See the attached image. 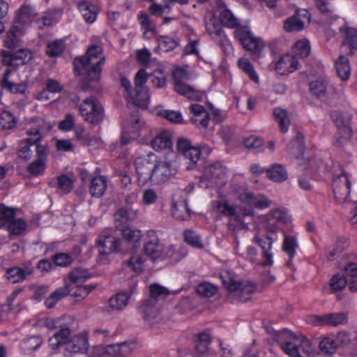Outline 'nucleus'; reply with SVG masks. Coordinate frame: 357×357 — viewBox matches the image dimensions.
I'll return each mask as SVG.
<instances>
[{"instance_id": "1", "label": "nucleus", "mask_w": 357, "mask_h": 357, "mask_svg": "<svg viewBox=\"0 0 357 357\" xmlns=\"http://www.w3.org/2000/svg\"><path fill=\"white\" fill-rule=\"evenodd\" d=\"M177 159L174 152L168 153L158 161H156L155 155L151 152L137 158L135 165L139 185H144L149 181L153 185H158L169 180L178 172Z\"/></svg>"}, {"instance_id": "2", "label": "nucleus", "mask_w": 357, "mask_h": 357, "mask_svg": "<svg viewBox=\"0 0 357 357\" xmlns=\"http://www.w3.org/2000/svg\"><path fill=\"white\" fill-rule=\"evenodd\" d=\"M70 331L69 328H61L49 339V345L56 350L61 346H64L66 355L82 354L89 349V340L87 334L84 332L70 337Z\"/></svg>"}, {"instance_id": "3", "label": "nucleus", "mask_w": 357, "mask_h": 357, "mask_svg": "<svg viewBox=\"0 0 357 357\" xmlns=\"http://www.w3.org/2000/svg\"><path fill=\"white\" fill-rule=\"evenodd\" d=\"M105 57L100 46L91 45L84 56L75 59V69L80 75H85L90 80H98L100 75V65Z\"/></svg>"}, {"instance_id": "4", "label": "nucleus", "mask_w": 357, "mask_h": 357, "mask_svg": "<svg viewBox=\"0 0 357 357\" xmlns=\"http://www.w3.org/2000/svg\"><path fill=\"white\" fill-rule=\"evenodd\" d=\"M147 235L149 240L144 244V251L152 260L170 259L172 262H177L187 255L185 249L176 250L174 245H163L159 242L155 232L149 231Z\"/></svg>"}, {"instance_id": "5", "label": "nucleus", "mask_w": 357, "mask_h": 357, "mask_svg": "<svg viewBox=\"0 0 357 357\" xmlns=\"http://www.w3.org/2000/svg\"><path fill=\"white\" fill-rule=\"evenodd\" d=\"M227 275L228 280H225V288L227 291L226 300L230 303H245L250 300L257 290V285L251 282L238 281L232 272L228 271Z\"/></svg>"}, {"instance_id": "6", "label": "nucleus", "mask_w": 357, "mask_h": 357, "mask_svg": "<svg viewBox=\"0 0 357 357\" xmlns=\"http://www.w3.org/2000/svg\"><path fill=\"white\" fill-rule=\"evenodd\" d=\"M275 340L284 354L291 357H301L300 349L310 347V341L301 334L284 329L275 334Z\"/></svg>"}, {"instance_id": "7", "label": "nucleus", "mask_w": 357, "mask_h": 357, "mask_svg": "<svg viewBox=\"0 0 357 357\" xmlns=\"http://www.w3.org/2000/svg\"><path fill=\"white\" fill-rule=\"evenodd\" d=\"M174 79V91L190 100H200L205 94L204 92L197 90L185 82L190 76L188 71L183 68H176L173 73Z\"/></svg>"}, {"instance_id": "8", "label": "nucleus", "mask_w": 357, "mask_h": 357, "mask_svg": "<svg viewBox=\"0 0 357 357\" xmlns=\"http://www.w3.org/2000/svg\"><path fill=\"white\" fill-rule=\"evenodd\" d=\"M279 227L269 224L266 227L265 234H257L253 238V242L257 244L262 250L265 259L264 265L269 266L273 262V253L271 252L273 243L278 240L277 231Z\"/></svg>"}, {"instance_id": "9", "label": "nucleus", "mask_w": 357, "mask_h": 357, "mask_svg": "<svg viewBox=\"0 0 357 357\" xmlns=\"http://www.w3.org/2000/svg\"><path fill=\"white\" fill-rule=\"evenodd\" d=\"M148 76L146 70L141 68L136 73L135 77V89L129 93L128 99L136 106L145 108L148 106L150 95L148 88L144 85Z\"/></svg>"}, {"instance_id": "10", "label": "nucleus", "mask_w": 357, "mask_h": 357, "mask_svg": "<svg viewBox=\"0 0 357 357\" xmlns=\"http://www.w3.org/2000/svg\"><path fill=\"white\" fill-rule=\"evenodd\" d=\"M97 246L98 249V263L107 264L112 259V254L120 250V241L114 236L102 234L98 238Z\"/></svg>"}, {"instance_id": "11", "label": "nucleus", "mask_w": 357, "mask_h": 357, "mask_svg": "<svg viewBox=\"0 0 357 357\" xmlns=\"http://www.w3.org/2000/svg\"><path fill=\"white\" fill-rule=\"evenodd\" d=\"M351 183L348 174L341 171L339 175L335 176L333 179V192L335 201L342 205H347L351 202L350 198Z\"/></svg>"}, {"instance_id": "12", "label": "nucleus", "mask_w": 357, "mask_h": 357, "mask_svg": "<svg viewBox=\"0 0 357 357\" xmlns=\"http://www.w3.org/2000/svg\"><path fill=\"white\" fill-rule=\"evenodd\" d=\"M235 36L240 40L243 48L251 55L259 57L265 47L264 42L256 37L245 27H239L234 31Z\"/></svg>"}, {"instance_id": "13", "label": "nucleus", "mask_w": 357, "mask_h": 357, "mask_svg": "<svg viewBox=\"0 0 357 357\" xmlns=\"http://www.w3.org/2000/svg\"><path fill=\"white\" fill-rule=\"evenodd\" d=\"M79 112L84 121L96 124L103 118V109L99 101L94 98L84 100L79 105Z\"/></svg>"}, {"instance_id": "14", "label": "nucleus", "mask_w": 357, "mask_h": 357, "mask_svg": "<svg viewBox=\"0 0 357 357\" xmlns=\"http://www.w3.org/2000/svg\"><path fill=\"white\" fill-rule=\"evenodd\" d=\"M176 148L178 151L188 160L187 169L191 170L195 169L200 159V148L192 145V142L185 138L178 139Z\"/></svg>"}, {"instance_id": "15", "label": "nucleus", "mask_w": 357, "mask_h": 357, "mask_svg": "<svg viewBox=\"0 0 357 357\" xmlns=\"http://www.w3.org/2000/svg\"><path fill=\"white\" fill-rule=\"evenodd\" d=\"M190 121L199 130H203L208 128L209 114L201 105L192 104L190 106Z\"/></svg>"}, {"instance_id": "16", "label": "nucleus", "mask_w": 357, "mask_h": 357, "mask_svg": "<svg viewBox=\"0 0 357 357\" xmlns=\"http://www.w3.org/2000/svg\"><path fill=\"white\" fill-rule=\"evenodd\" d=\"M238 199L250 206L259 209H264L271 206L272 202L262 194L255 195L253 192L245 190L238 195Z\"/></svg>"}, {"instance_id": "17", "label": "nucleus", "mask_w": 357, "mask_h": 357, "mask_svg": "<svg viewBox=\"0 0 357 357\" xmlns=\"http://www.w3.org/2000/svg\"><path fill=\"white\" fill-rule=\"evenodd\" d=\"M38 20L36 11L29 6H23L19 10L16 20L14 22L15 29L20 28L25 31L29 24Z\"/></svg>"}, {"instance_id": "18", "label": "nucleus", "mask_w": 357, "mask_h": 357, "mask_svg": "<svg viewBox=\"0 0 357 357\" xmlns=\"http://www.w3.org/2000/svg\"><path fill=\"white\" fill-rule=\"evenodd\" d=\"M33 273V267L31 264H23L20 267H13L7 269L5 277L11 283L24 281Z\"/></svg>"}, {"instance_id": "19", "label": "nucleus", "mask_w": 357, "mask_h": 357, "mask_svg": "<svg viewBox=\"0 0 357 357\" xmlns=\"http://www.w3.org/2000/svg\"><path fill=\"white\" fill-rule=\"evenodd\" d=\"M225 215L229 216V219L227 223L229 228L235 229L237 227H241L243 223L241 216L250 215L252 214V211L250 209H245L241 211V209H238L231 206H229L225 202Z\"/></svg>"}, {"instance_id": "20", "label": "nucleus", "mask_w": 357, "mask_h": 357, "mask_svg": "<svg viewBox=\"0 0 357 357\" xmlns=\"http://www.w3.org/2000/svg\"><path fill=\"white\" fill-rule=\"evenodd\" d=\"M137 283L133 282L128 291H122L116 294L109 300V307L115 310H122L128 303L130 297L136 291Z\"/></svg>"}, {"instance_id": "21", "label": "nucleus", "mask_w": 357, "mask_h": 357, "mask_svg": "<svg viewBox=\"0 0 357 357\" xmlns=\"http://www.w3.org/2000/svg\"><path fill=\"white\" fill-rule=\"evenodd\" d=\"M43 344V338L40 335H33L23 339L19 345L20 352L22 355H31Z\"/></svg>"}, {"instance_id": "22", "label": "nucleus", "mask_w": 357, "mask_h": 357, "mask_svg": "<svg viewBox=\"0 0 357 357\" xmlns=\"http://www.w3.org/2000/svg\"><path fill=\"white\" fill-rule=\"evenodd\" d=\"M298 62L296 58L290 54H285L275 64V70L280 75H288L298 69Z\"/></svg>"}, {"instance_id": "23", "label": "nucleus", "mask_w": 357, "mask_h": 357, "mask_svg": "<svg viewBox=\"0 0 357 357\" xmlns=\"http://www.w3.org/2000/svg\"><path fill=\"white\" fill-rule=\"evenodd\" d=\"M303 13L297 12L293 17L287 19L284 22V30L288 32L302 30L305 22L309 20L307 12L303 10Z\"/></svg>"}, {"instance_id": "24", "label": "nucleus", "mask_w": 357, "mask_h": 357, "mask_svg": "<svg viewBox=\"0 0 357 357\" xmlns=\"http://www.w3.org/2000/svg\"><path fill=\"white\" fill-rule=\"evenodd\" d=\"M223 173L222 165L220 162H215L206 166L204 171L203 177L201 178L200 183L203 184L204 181L217 183V180L221 179Z\"/></svg>"}, {"instance_id": "25", "label": "nucleus", "mask_w": 357, "mask_h": 357, "mask_svg": "<svg viewBox=\"0 0 357 357\" xmlns=\"http://www.w3.org/2000/svg\"><path fill=\"white\" fill-rule=\"evenodd\" d=\"M340 31L344 35L342 42L343 47L349 48V54L352 55L357 51V30L352 27L344 26L340 28Z\"/></svg>"}, {"instance_id": "26", "label": "nucleus", "mask_w": 357, "mask_h": 357, "mask_svg": "<svg viewBox=\"0 0 357 357\" xmlns=\"http://www.w3.org/2000/svg\"><path fill=\"white\" fill-rule=\"evenodd\" d=\"M151 147L155 151H162L172 146L171 134L169 131L162 130L158 132L151 142Z\"/></svg>"}, {"instance_id": "27", "label": "nucleus", "mask_w": 357, "mask_h": 357, "mask_svg": "<svg viewBox=\"0 0 357 357\" xmlns=\"http://www.w3.org/2000/svg\"><path fill=\"white\" fill-rule=\"evenodd\" d=\"M62 16V10L60 9L49 10L43 14L41 18L36 21V25L39 29L52 26L56 24Z\"/></svg>"}, {"instance_id": "28", "label": "nucleus", "mask_w": 357, "mask_h": 357, "mask_svg": "<svg viewBox=\"0 0 357 357\" xmlns=\"http://www.w3.org/2000/svg\"><path fill=\"white\" fill-rule=\"evenodd\" d=\"M143 126L144 123L137 119L130 126L124 128L121 135V143L126 144L130 141L137 139L140 135L139 131Z\"/></svg>"}, {"instance_id": "29", "label": "nucleus", "mask_w": 357, "mask_h": 357, "mask_svg": "<svg viewBox=\"0 0 357 357\" xmlns=\"http://www.w3.org/2000/svg\"><path fill=\"white\" fill-rule=\"evenodd\" d=\"M211 342V337L206 333H200L195 340V352L197 357H204L209 352L208 345Z\"/></svg>"}, {"instance_id": "30", "label": "nucleus", "mask_w": 357, "mask_h": 357, "mask_svg": "<svg viewBox=\"0 0 357 357\" xmlns=\"http://www.w3.org/2000/svg\"><path fill=\"white\" fill-rule=\"evenodd\" d=\"M33 121V126L27 128L26 130V133L27 135L26 141L29 144H35L41 139V130L44 126V122L42 119L36 118Z\"/></svg>"}, {"instance_id": "31", "label": "nucleus", "mask_w": 357, "mask_h": 357, "mask_svg": "<svg viewBox=\"0 0 357 357\" xmlns=\"http://www.w3.org/2000/svg\"><path fill=\"white\" fill-rule=\"evenodd\" d=\"M78 8L86 22L93 23L96 20L98 9L96 6L87 1H82L78 3Z\"/></svg>"}, {"instance_id": "32", "label": "nucleus", "mask_w": 357, "mask_h": 357, "mask_svg": "<svg viewBox=\"0 0 357 357\" xmlns=\"http://www.w3.org/2000/svg\"><path fill=\"white\" fill-rule=\"evenodd\" d=\"M208 213L215 220H221L223 215V197L220 189L216 192L215 197L211 200Z\"/></svg>"}, {"instance_id": "33", "label": "nucleus", "mask_w": 357, "mask_h": 357, "mask_svg": "<svg viewBox=\"0 0 357 357\" xmlns=\"http://www.w3.org/2000/svg\"><path fill=\"white\" fill-rule=\"evenodd\" d=\"M168 72L163 65H159L150 75L151 82L155 88H163L166 85Z\"/></svg>"}, {"instance_id": "34", "label": "nucleus", "mask_w": 357, "mask_h": 357, "mask_svg": "<svg viewBox=\"0 0 357 357\" xmlns=\"http://www.w3.org/2000/svg\"><path fill=\"white\" fill-rule=\"evenodd\" d=\"M267 176L273 182L282 183L288 178V174L284 166L275 164L266 169Z\"/></svg>"}, {"instance_id": "35", "label": "nucleus", "mask_w": 357, "mask_h": 357, "mask_svg": "<svg viewBox=\"0 0 357 357\" xmlns=\"http://www.w3.org/2000/svg\"><path fill=\"white\" fill-rule=\"evenodd\" d=\"M331 119L337 129H352L351 127L352 116L351 114L334 111L331 114Z\"/></svg>"}, {"instance_id": "36", "label": "nucleus", "mask_w": 357, "mask_h": 357, "mask_svg": "<svg viewBox=\"0 0 357 357\" xmlns=\"http://www.w3.org/2000/svg\"><path fill=\"white\" fill-rule=\"evenodd\" d=\"M107 188V179L103 176H97L92 178L89 191L93 197H100Z\"/></svg>"}, {"instance_id": "37", "label": "nucleus", "mask_w": 357, "mask_h": 357, "mask_svg": "<svg viewBox=\"0 0 357 357\" xmlns=\"http://www.w3.org/2000/svg\"><path fill=\"white\" fill-rule=\"evenodd\" d=\"M119 344H110L105 347L101 346L94 347L89 354V357H101L105 354L119 357Z\"/></svg>"}, {"instance_id": "38", "label": "nucleus", "mask_w": 357, "mask_h": 357, "mask_svg": "<svg viewBox=\"0 0 357 357\" xmlns=\"http://www.w3.org/2000/svg\"><path fill=\"white\" fill-rule=\"evenodd\" d=\"M337 74L342 80H347L350 76L351 67L347 57L340 55L335 62Z\"/></svg>"}, {"instance_id": "39", "label": "nucleus", "mask_w": 357, "mask_h": 357, "mask_svg": "<svg viewBox=\"0 0 357 357\" xmlns=\"http://www.w3.org/2000/svg\"><path fill=\"white\" fill-rule=\"evenodd\" d=\"M71 291L69 285H65L57 289L45 301V304L47 307H53L60 300L68 295Z\"/></svg>"}, {"instance_id": "40", "label": "nucleus", "mask_w": 357, "mask_h": 357, "mask_svg": "<svg viewBox=\"0 0 357 357\" xmlns=\"http://www.w3.org/2000/svg\"><path fill=\"white\" fill-rule=\"evenodd\" d=\"M273 115L279 124L281 132H286L291 124L287 111L281 107H276L273 110Z\"/></svg>"}, {"instance_id": "41", "label": "nucleus", "mask_w": 357, "mask_h": 357, "mask_svg": "<svg viewBox=\"0 0 357 357\" xmlns=\"http://www.w3.org/2000/svg\"><path fill=\"white\" fill-rule=\"evenodd\" d=\"M172 213L176 219L179 220H186L190 217L188 205L185 201L173 202Z\"/></svg>"}, {"instance_id": "42", "label": "nucleus", "mask_w": 357, "mask_h": 357, "mask_svg": "<svg viewBox=\"0 0 357 357\" xmlns=\"http://www.w3.org/2000/svg\"><path fill=\"white\" fill-rule=\"evenodd\" d=\"M352 131V129H337L333 139V144L337 148L344 147L351 142Z\"/></svg>"}, {"instance_id": "43", "label": "nucleus", "mask_w": 357, "mask_h": 357, "mask_svg": "<svg viewBox=\"0 0 357 357\" xmlns=\"http://www.w3.org/2000/svg\"><path fill=\"white\" fill-rule=\"evenodd\" d=\"M64 319L63 317L59 318H42L39 319L35 324V327L42 328L43 326L47 327L48 329L53 330L55 328H68L66 325H63L62 321Z\"/></svg>"}, {"instance_id": "44", "label": "nucleus", "mask_w": 357, "mask_h": 357, "mask_svg": "<svg viewBox=\"0 0 357 357\" xmlns=\"http://www.w3.org/2000/svg\"><path fill=\"white\" fill-rule=\"evenodd\" d=\"M289 153L295 158H299L303 154V135L298 134L296 138L287 146Z\"/></svg>"}, {"instance_id": "45", "label": "nucleus", "mask_w": 357, "mask_h": 357, "mask_svg": "<svg viewBox=\"0 0 357 357\" xmlns=\"http://www.w3.org/2000/svg\"><path fill=\"white\" fill-rule=\"evenodd\" d=\"M121 230L123 238L130 243H138L140 242L142 234L140 229L136 227L128 226L125 227Z\"/></svg>"}, {"instance_id": "46", "label": "nucleus", "mask_w": 357, "mask_h": 357, "mask_svg": "<svg viewBox=\"0 0 357 357\" xmlns=\"http://www.w3.org/2000/svg\"><path fill=\"white\" fill-rule=\"evenodd\" d=\"M24 33V31L20 28L15 29V24H13L4 40L5 45L8 48L15 47L20 43V37Z\"/></svg>"}, {"instance_id": "47", "label": "nucleus", "mask_w": 357, "mask_h": 357, "mask_svg": "<svg viewBox=\"0 0 357 357\" xmlns=\"http://www.w3.org/2000/svg\"><path fill=\"white\" fill-rule=\"evenodd\" d=\"M222 12L220 13L219 19H211L206 22V26L209 34L213 38L221 37L223 28V22L222 19Z\"/></svg>"}, {"instance_id": "48", "label": "nucleus", "mask_w": 357, "mask_h": 357, "mask_svg": "<svg viewBox=\"0 0 357 357\" xmlns=\"http://www.w3.org/2000/svg\"><path fill=\"white\" fill-rule=\"evenodd\" d=\"M58 188L63 192L68 193L73 188L75 176L72 174H63L56 178Z\"/></svg>"}, {"instance_id": "49", "label": "nucleus", "mask_w": 357, "mask_h": 357, "mask_svg": "<svg viewBox=\"0 0 357 357\" xmlns=\"http://www.w3.org/2000/svg\"><path fill=\"white\" fill-rule=\"evenodd\" d=\"M298 248V244L296 236L285 235L283 241L282 250L285 252L292 259L296 255V250Z\"/></svg>"}, {"instance_id": "50", "label": "nucleus", "mask_w": 357, "mask_h": 357, "mask_svg": "<svg viewBox=\"0 0 357 357\" xmlns=\"http://www.w3.org/2000/svg\"><path fill=\"white\" fill-rule=\"evenodd\" d=\"M145 259L141 253L133 252L127 262V266L135 273H140L144 268Z\"/></svg>"}, {"instance_id": "51", "label": "nucleus", "mask_w": 357, "mask_h": 357, "mask_svg": "<svg viewBox=\"0 0 357 357\" xmlns=\"http://www.w3.org/2000/svg\"><path fill=\"white\" fill-rule=\"evenodd\" d=\"M238 66L252 81L259 82V77L254 69L252 64L248 59L241 58L238 61Z\"/></svg>"}, {"instance_id": "52", "label": "nucleus", "mask_w": 357, "mask_h": 357, "mask_svg": "<svg viewBox=\"0 0 357 357\" xmlns=\"http://www.w3.org/2000/svg\"><path fill=\"white\" fill-rule=\"evenodd\" d=\"M196 291L200 296L210 298L217 293L218 287L212 283L204 282L197 285Z\"/></svg>"}, {"instance_id": "53", "label": "nucleus", "mask_w": 357, "mask_h": 357, "mask_svg": "<svg viewBox=\"0 0 357 357\" xmlns=\"http://www.w3.org/2000/svg\"><path fill=\"white\" fill-rule=\"evenodd\" d=\"M271 218L269 219L268 225H274V222L285 224L289 221V217L285 208H276L271 211Z\"/></svg>"}, {"instance_id": "54", "label": "nucleus", "mask_w": 357, "mask_h": 357, "mask_svg": "<svg viewBox=\"0 0 357 357\" xmlns=\"http://www.w3.org/2000/svg\"><path fill=\"white\" fill-rule=\"evenodd\" d=\"M140 311L143 314L144 319L151 322L157 315L158 311L153 305V301L150 300L144 302L140 306Z\"/></svg>"}, {"instance_id": "55", "label": "nucleus", "mask_w": 357, "mask_h": 357, "mask_svg": "<svg viewBox=\"0 0 357 357\" xmlns=\"http://www.w3.org/2000/svg\"><path fill=\"white\" fill-rule=\"evenodd\" d=\"M293 51L296 56L305 58L310 53V43L307 40H301L298 41L293 47Z\"/></svg>"}, {"instance_id": "56", "label": "nucleus", "mask_w": 357, "mask_h": 357, "mask_svg": "<svg viewBox=\"0 0 357 357\" xmlns=\"http://www.w3.org/2000/svg\"><path fill=\"white\" fill-rule=\"evenodd\" d=\"M327 82L324 80L313 81L310 84V90L312 95L322 98L326 93Z\"/></svg>"}, {"instance_id": "57", "label": "nucleus", "mask_w": 357, "mask_h": 357, "mask_svg": "<svg viewBox=\"0 0 357 357\" xmlns=\"http://www.w3.org/2000/svg\"><path fill=\"white\" fill-rule=\"evenodd\" d=\"M15 211L13 208L7 207L4 205H0V228L5 225H9L15 218Z\"/></svg>"}, {"instance_id": "58", "label": "nucleus", "mask_w": 357, "mask_h": 357, "mask_svg": "<svg viewBox=\"0 0 357 357\" xmlns=\"http://www.w3.org/2000/svg\"><path fill=\"white\" fill-rule=\"evenodd\" d=\"M65 49L63 40H56L48 43L46 53L49 56H57L61 54Z\"/></svg>"}, {"instance_id": "59", "label": "nucleus", "mask_w": 357, "mask_h": 357, "mask_svg": "<svg viewBox=\"0 0 357 357\" xmlns=\"http://www.w3.org/2000/svg\"><path fill=\"white\" fill-rule=\"evenodd\" d=\"M137 216V211L130 208H122L115 213V220L131 221Z\"/></svg>"}, {"instance_id": "60", "label": "nucleus", "mask_w": 357, "mask_h": 357, "mask_svg": "<svg viewBox=\"0 0 357 357\" xmlns=\"http://www.w3.org/2000/svg\"><path fill=\"white\" fill-rule=\"evenodd\" d=\"M185 241L191 246L202 249L204 248V244L202 241L200 236L192 230H186L183 233Z\"/></svg>"}, {"instance_id": "61", "label": "nucleus", "mask_w": 357, "mask_h": 357, "mask_svg": "<svg viewBox=\"0 0 357 357\" xmlns=\"http://www.w3.org/2000/svg\"><path fill=\"white\" fill-rule=\"evenodd\" d=\"M158 194L156 190L152 188H146L142 193V203L145 206L153 205L158 200Z\"/></svg>"}, {"instance_id": "62", "label": "nucleus", "mask_w": 357, "mask_h": 357, "mask_svg": "<svg viewBox=\"0 0 357 357\" xmlns=\"http://www.w3.org/2000/svg\"><path fill=\"white\" fill-rule=\"evenodd\" d=\"M326 326H337L342 324L347 319L344 313H329L324 314Z\"/></svg>"}, {"instance_id": "63", "label": "nucleus", "mask_w": 357, "mask_h": 357, "mask_svg": "<svg viewBox=\"0 0 357 357\" xmlns=\"http://www.w3.org/2000/svg\"><path fill=\"white\" fill-rule=\"evenodd\" d=\"M319 348L323 353L331 356L336 351L337 342L331 337H325L319 342Z\"/></svg>"}, {"instance_id": "64", "label": "nucleus", "mask_w": 357, "mask_h": 357, "mask_svg": "<svg viewBox=\"0 0 357 357\" xmlns=\"http://www.w3.org/2000/svg\"><path fill=\"white\" fill-rule=\"evenodd\" d=\"M16 126V120L13 114L3 111L0 114V127L3 129H12Z\"/></svg>"}]
</instances>
